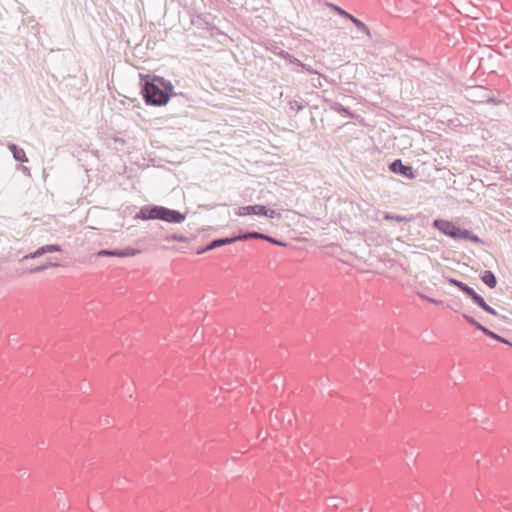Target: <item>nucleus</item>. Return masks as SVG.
<instances>
[{
  "instance_id": "nucleus-19",
  "label": "nucleus",
  "mask_w": 512,
  "mask_h": 512,
  "mask_svg": "<svg viewBox=\"0 0 512 512\" xmlns=\"http://www.w3.org/2000/svg\"><path fill=\"white\" fill-rule=\"evenodd\" d=\"M118 257H131L135 256L138 253V250L127 247L125 249L117 250Z\"/></svg>"
},
{
  "instance_id": "nucleus-28",
  "label": "nucleus",
  "mask_w": 512,
  "mask_h": 512,
  "mask_svg": "<svg viewBox=\"0 0 512 512\" xmlns=\"http://www.w3.org/2000/svg\"><path fill=\"white\" fill-rule=\"evenodd\" d=\"M328 506H332V507L338 508L340 506V500L337 499V498H331L329 500Z\"/></svg>"
},
{
  "instance_id": "nucleus-13",
  "label": "nucleus",
  "mask_w": 512,
  "mask_h": 512,
  "mask_svg": "<svg viewBox=\"0 0 512 512\" xmlns=\"http://www.w3.org/2000/svg\"><path fill=\"white\" fill-rule=\"evenodd\" d=\"M351 22L356 26L358 31L366 34L367 36H371L369 28L361 20L351 17Z\"/></svg>"
},
{
  "instance_id": "nucleus-15",
  "label": "nucleus",
  "mask_w": 512,
  "mask_h": 512,
  "mask_svg": "<svg viewBox=\"0 0 512 512\" xmlns=\"http://www.w3.org/2000/svg\"><path fill=\"white\" fill-rule=\"evenodd\" d=\"M274 53L290 63H293V64L300 63L299 59L295 58L294 56H292L291 54H289L288 52H286L284 50L275 51Z\"/></svg>"
},
{
  "instance_id": "nucleus-12",
  "label": "nucleus",
  "mask_w": 512,
  "mask_h": 512,
  "mask_svg": "<svg viewBox=\"0 0 512 512\" xmlns=\"http://www.w3.org/2000/svg\"><path fill=\"white\" fill-rule=\"evenodd\" d=\"M447 281L456 286L457 288H459L463 293H465L467 296L469 295V293L472 291L473 288L469 287L467 284H465L464 282H461L457 279H454V278H448Z\"/></svg>"
},
{
  "instance_id": "nucleus-10",
  "label": "nucleus",
  "mask_w": 512,
  "mask_h": 512,
  "mask_svg": "<svg viewBox=\"0 0 512 512\" xmlns=\"http://www.w3.org/2000/svg\"><path fill=\"white\" fill-rule=\"evenodd\" d=\"M481 280L489 287V288H495L497 285V279L494 275V273L490 270H486L481 275Z\"/></svg>"
},
{
  "instance_id": "nucleus-25",
  "label": "nucleus",
  "mask_w": 512,
  "mask_h": 512,
  "mask_svg": "<svg viewBox=\"0 0 512 512\" xmlns=\"http://www.w3.org/2000/svg\"><path fill=\"white\" fill-rule=\"evenodd\" d=\"M168 240L177 241V242H187V237L181 234H172L167 237Z\"/></svg>"
},
{
  "instance_id": "nucleus-24",
  "label": "nucleus",
  "mask_w": 512,
  "mask_h": 512,
  "mask_svg": "<svg viewBox=\"0 0 512 512\" xmlns=\"http://www.w3.org/2000/svg\"><path fill=\"white\" fill-rule=\"evenodd\" d=\"M331 7L342 17L346 18V19H349L351 21V17H354L353 15L349 14L348 12H346L345 10H343L342 8L340 7H337L335 5H331Z\"/></svg>"
},
{
  "instance_id": "nucleus-7",
  "label": "nucleus",
  "mask_w": 512,
  "mask_h": 512,
  "mask_svg": "<svg viewBox=\"0 0 512 512\" xmlns=\"http://www.w3.org/2000/svg\"><path fill=\"white\" fill-rule=\"evenodd\" d=\"M254 207H255V212H253L254 215L265 216V217H268L271 219L279 218L281 216L280 212L273 210V209H269L264 205H254Z\"/></svg>"
},
{
  "instance_id": "nucleus-26",
  "label": "nucleus",
  "mask_w": 512,
  "mask_h": 512,
  "mask_svg": "<svg viewBox=\"0 0 512 512\" xmlns=\"http://www.w3.org/2000/svg\"><path fill=\"white\" fill-rule=\"evenodd\" d=\"M296 65L300 66L301 68H303L305 71H307L309 73L317 74L320 76V74L317 71H315L310 65H307L301 61H300V63H296Z\"/></svg>"
},
{
  "instance_id": "nucleus-9",
  "label": "nucleus",
  "mask_w": 512,
  "mask_h": 512,
  "mask_svg": "<svg viewBox=\"0 0 512 512\" xmlns=\"http://www.w3.org/2000/svg\"><path fill=\"white\" fill-rule=\"evenodd\" d=\"M238 240L239 236L214 239L209 244L206 245V249L213 250L224 245L232 244Z\"/></svg>"
},
{
  "instance_id": "nucleus-16",
  "label": "nucleus",
  "mask_w": 512,
  "mask_h": 512,
  "mask_svg": "<svg viewBox=\"0 0 512 512\" xmlns=\"http://www.w3.org/2000/svg\"><path fill=\"white\" fill-rule=\"evenodd\" d=\"M460 239H467L474 243H482L481 239L477 235L472 234L470 231L466 229H462Z\"/></svg>"
},
{
  "instance_id": "nucleus-18",
  "label": "nucleus",
  "mask_w": 512,
  "mask_h": 512,
  "mask_svg": "<svg viewBox=\"0 0 512 512\" xmlns=\"http://www.w3.org/2000/svg\"><path fill=\"white\" fill-rule=\"evenodd\" d=\"M462 316L468 323L473 325L476 329L480 330L481 332L485 331L486 327L480 324L478 321H476L473 317L467 314H463Z\"/></svg>"
},
{
  "instance_id": "nucleus-8",
  "label": "nucleus",
  "mask_w": 512,
  "mask_h": 512,
  "mask_svg": "<svg viewBox=\"0 0 512 512\" xmlns=\"http://www.w3.org/2000/svg\"><path fill=\"white\" fill-rule=\"evenodd\" d=\"M7 147L11 151V153L13 155V158L16 161H19V162H22V163L28 162V158L26 156V153H25L24 149L18 147L14 143H8Z\"/></svg>"
},
{
  "instance_id": "nucleus-6",
  "label": "nucleus",
  "mask_w": 512,
  "mask_h": 512,
  "mask_svg": "<svg viewBox=\"0 0 512 512\" xmlns=\"http://www.w3.org/2000/svg\"><path fill=\"white\" fill-rule=\"evenodd\" d=\"M61 250L62 249H61L60 245L48 244V245H44V246L38 248L36 251H34L32 253L25 255L23 259H35V258L41 257L42 255H44L46 253L60 252Z\"/></svg>"
},
{
  "instance_id": "nucleus-23",
  "label": "nucleus",
  "mask_w": 512,
  "mask_h": 512,
  "mask_svg": "<svg viewBox=\"0 0 512 512\" xmlns=\"http://www.w3.org/2000/svg\"><path fill=\"white\" fill-rule=\"evenodd\" d=\"M331 109L336 111V112H339V113H346V114H349V111L347 108H345L342 104L340 103H337V102H334L332 105H331Z\"/></svg>"
},
{
  "instance_id": "nucleus-33",
  "label": "nucleus",
  "mask_w": 512,
  "mask_h": 512,
  "mask_svg": "<svg viewBox=\"0 0 512 512\" xmlns=\"http://www.w3.org/2000/svg\"><path fill=\"white\" fill-rule=\"evenodd\" d=\"M313 84H314V87H321L322 86V84H321L319 79L317 81H315Z\"/></svg>"
},
{
  "instance_id": "nucleus-3",
  "label": "nucleus",
  "mask_w": 512,
  "mask_h": 512,
  "mask_svg": "<svg viewBox=\"0 0 512 512\" xmlns=\"http://www.w3.org/2000/svg\"><path fill=\"white\" fill-rule=\"evenodd\" d=\"M433 226L442 232L444 235L451 237L455 240L460 239L462 229L457 227L451 221L436 219L433 222Z\"/></svg>"
},
{
  "instance_id": "nucleus-30",
  "label": "nucleus",
  "mask_w": 512,
  "mask_h": 512,
  "mask_svg": "<svg viewBox=\"0 0 512 512\" xmlns=\"http://www.w3.org/2000/svg\"><path fill=\"white\" fill-rule=\"evenodd\" d=\"M207 251H210V249H206V246H205V247H203V248L198 249V250L196 251V254L201 255V254H203V253H205V252H207Z\"/></svg>"
},
{
  "instance_id": "nucleus-29",
  "label": "nucleus",
  "mask_w": 512,
  "mask_h": 512,
  "mask_svg": "<svg viewBox=\"0 0 512 512\" xmlns=\"http://www.w3.org/2000/svg\"><path fill=\"white\" fill-rule=\"evenodd\" d=\"M290 106H291V109H295V110H297V111H300V110H302V108H303V107H302L301 105H299L297 102H291V103H290Z\"/></svg>"
},
{
  "instance_id": "nucleus-35",
  "label": "nucleus",
  "mask_w": 512,
  "mask_h": 512,
  "mask_svg": "<svg viewBox=\"0 0 512 512\" xmlns=\"http://www.w3.org/2000/svg\"><path fill=\"white\" fill-rule=\"evenodd\" d=\"M426 299H427L429 302H431V303H434V304H437V303H438V301H436V300H434V299H432V298H426Z\"/></svg>"
},
{
  "instance_id": "nucleus-34",
  "label": "nucleus",
  "mask_w": 512,
  "mask_h": 512,
  "mask_svg": "<svg viewBox=\"0 0 512 512\" xmlns=\"http://www.w3.org/2000/svg\"><path fill=\"white\" fill-rule=\"evenodd\" d=\"M22 171H23L25 174H29V168H27V167H22Z\"/></svg>"
},
{
  "instance_id": "nucleus-11",
  "label": "nucleus",
  "mask_w": 512,
  "mask_h": 512,
  "mask_svg": "<svg viewBox=\"0 0 512 512\" xmlns=\"http://www.w3.org/2000/svg\"><path fill=\"white\" fill-rule=\"evenodd\" d=\"M383 218L385 220H394L397 222H404V223H409L413 220V217L401 216V215H396V214H392V213H388V212L384 213Z\"/></svg>"
},
{
  "instance_id": "nucleus-22",
  "label": "nucleus",
  "mask_w": 512,
  "mask_h": 512,
  "mask_svg": "<svg viewBox=\"0 0 512 512\" xmlns=\"http://www.w3.org/2000/svg\"><path fill=\"white\" fill-rule=\"evenodd\" d=\"M97 256H99V257H107V256L118 257V253H117V250L103 249V250L98 251Z\"/></svg>"
},
{
  "instance_id": "nucleus-31",
  "label": "nucleus",
  "mask_w": 512,
  "mask_h": 512,
  "mask_svg": "<svg viewBox=\"0 0 512 512\" xmlns=\"http://www.w3.org/2000/svg\"><path fill=\"white\" fill-rule=\"evenodd\" d=\"M64 495V493L61 491V490H58L57 492H55L54 496L57 500H60L61 497Z\"/></svg>"
},
{
  "instance_id": "nucleus-4",
  "label": "nucleus",
  "mask_w": 512,
  "mask_h": 512,
  "mask_svg": "<svg viewBox=\"0 0 512 512\" xmlns=\"http://www.w3.org/2000/svg\"><path fill=\"white\" fill-rule=\"evenodd\" d=\"M390 170L395 174L402 175L409 179L415 177V171L413 167L403 164L400 159H397L390 164Z\"/></svg>"
},
{
  "instance_id": "nucleus-1",
  "label": "nucleus",
  "mask_w": 512,
  "mask_h": 512,
  "mask_svg": "<svg viewBox=\"0 0 512 512\" xmlns=\"http://www.w3.org/2000/svg\"><path fill=\"white\" fill-rule=\"evenodd\" d=\"M140 220H161L167 223L180 224L185 221L186 214L159 205H144L134 217Z\"/></svg>"
},
{
  "instance_id": "nucleus-21",
  "label": "nucleus",
  "mask_w": 512,
  "mask_h": 512,
  "mask_svg": "<svg viewBox=\"0 0 512 512\" xmlns=\"http://www.w3.org/2000/svg\"><path fill=\"white\" fill-rule=\"evenodd\" d=\"M253 212H255L254 205H249V206L240 207L238 209L237 214L240 215V216H246V215L253 214Z\"/></svg>"
},
{
  "instance_id": "nucleus-32",
  "label": "nucleus",
  "mask_w": 512,
  "mask_h": 512,
  "mask_svg": "<svg viewBox=\"0 0 512 512\" xmlns=\"http://www.w3.org/2000/svg\"><path fill=\"white\" fill-rule=\"evenodd\" d=\"M313 84H314V87H321L322 86V84H321L319 79L317 81H315Z\"/></svg>"
},
{
  "instance_id": "nucleus-27",
  "label": "nucleus",
  "mask_w": 512,
  "mask_h": 512,
  "mask_svg": "<svg viewBox=\"0 0 512 512\" xmlns=\"http://www.w3.org/2000/svg\"><path fill=\"white\" fill-rule=\"evenodd\" d=\"M482 309H483L485 312H487V313H489V314H491V315H494V316H497V315H498V313L496 312V310H495V309H493L492 307H490L487 303L485 304V306H484V307H482Z\"/></svg>"
},
{
  "instance_id": "nucleus-5",
  "label": "nucleus",
  "mask_w": 512,
  "mask_h": 512,
  "mask_svg": "<svg viewBox=\"0 0 512 512\" xmlns=\"http://www.w3.org/2000/svg\"><path fill=\"white\" fill-rule=\"evenodd\" d=\"M247 239H262V241H267V242L273 243L275 245H279V246L286 245L284 242H282L276 238H273L269 235H266V234H263L260 232H256V231L247 232L245 234L239 235V240H247Z\"/></svg>"
},
{
  "instance_id": "nucleus-14",
  "label": "nucleus",
  "mask_w": 512,
  "mask_h": 512,
  "mask_svg": "<svg viewBox=\"0 0 512 512\" xmlns=\"http://www.w3.org/2000/svg\"><path fill=\"white\" fill-rule=\"evenodd\" d=\"M57 266H59V264L57 262H53L51 260H48L45 263H43L42 265L37 266L35 268H32L31 269V273L42 272L44 270H47V269L52 268V267H57Z\"/></svg>"
},
{
  "instance_id": "nucleus-2",
  "label": "nucleus",
  "mask_w": 512,
  "mask_h": 512,
  "mask_svg": "<svg viewBox=\"0 0 512 512\" xmlns=\"http://www.w3.org/2000/svg\"><path fill=\"white\" fill-rule=\"evenodd\" d=\"M142 92L145 101L151 105L160 106L169 100V95L153 82H146Z\"/></svg>"
},
{
  "instance_id": "nucleus-17",
  "label": "nucleus",
  "mask_w": 512,
  "mask_h": 512,
  "mask_svg": "<svg viewBox=\"0 0 512 512\" xmlns=\"http://www.w3.org/2000/svg\"><path fill=\"white\" fill-rule=\"evenodd\" d=\"M468 297H470L472 299V301L478 305L480 308L484 307L486 302L485 300L483 299L482 296H480L479 294H477L474 289H472V291L469 293Z\"/></svg>"
},
{
  "instance_id": "nucleus-20",
  "label": "nucleus",
  "mask_w": 512,
  "mask_h": 512,
  "mask_svg": "<svg viewBox=\"0 0 512 512\" xmlns=\"http://www.w3.org/2000/svg\"><path fill=\"white\" fill-rule=\"evenodd\" d=\"M485 335H487L488 337L490 338H493L501 343H505V344H509L511 345V343L506 340L505 338L501 337L500 335L494 333L493 331L489 330L488 328L485 329V331L483 332Z\"/></svg>"
}]
</instances>
